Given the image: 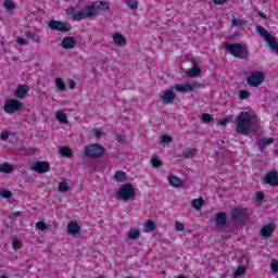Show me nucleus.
I'll use <instances>...</instances> for the list:
<instances>
[{
    "label": "nucleus",
    "instance_id": "obj_1",
    "mask_svg": "<svg viewBox=\"0 0 278 278\" xmlns=\"http://www.w3.org/2000/svg\"><path fill=\"white\" fill-rule=\"evenodd\" d=\"M253 125V116L249 112H241L236 118V131L242 136H247L251 131Z\"/></svg>",
    "mask_w": 278,
    "mask_h": 278
},
{
    "label": "nucleus",
    "instance_id": "obj_2",
    "mask_svg": "<svg viewBox=\"0 0 278 278\" xmlns=\"http://www.w3.org/2000/svg\"><path fill=\"white\" fill-rule=\"evenodd\" d=\"M226 51H229L230 55L239 60H247L249 58V48L244 43H227Z\"/></svg>",
    "mask_w": 278,
    "mask_h": 278
},
{
    "label": "nucleus",
    "instance_id": "obj_3",
    "mask_svg": "<svg viewBox=\"0 0 278 278\" xmlns=\"http://www.w3.org/2000/svg\"><path fill=\"white\" fill-rule=\"evenodd\" d=\"M84 154L86 157L98 160V157H103V155H105V148L99 143H91L85 148Z\"/></svg>",
    "mask_w": 278,
    "mask_h": 278
},
{
    "label": "nucleus",
    "instance_id": "obj_4",
    "mask_svg": "<svg viewBox=\"0 0 278 278\" xmlns=\"http://www.w3.org/2000/svg\"><path fill=\"white\" fill-rule=\"evenodd\" d=\"M99 10H110V1L92 2L91 5L86 7L85 16H88L89 18H91V16H96Z\"/></svg>",
    "mask_w": 278,
    "mask_h": 278
},
{
    "label": "nucleus",
    "instance_id": "obj_5",
    "mask_svg": "<svg viewBox=\"0 0 278 278\" xmlns=\"http://www.w3.org/2000/svg\"><path fill=\"white\" fill-rule=\"evenodd\" d=\"M48 27L52 29V31H62L63 34H66L73 29V25H71V23L58 20L50 21L48 23Z\"/></svg>",
    "mask_w": 278,
    "mask_h": 278
},
{
    "label": "nucleus",
    "instance_id": "obj_6",
    "mask_svg": "<svg viewBox=\"0 0 278 278\" xmlns=\"http://www.w3.org/2000/svg\"><path fill=\"white\" fill-rule=\"evenodd\" d=\"M136 197V189H134V185L125 184L123 185L117 193L118 199H123V201H129V199H134Z\"/></svg>",
    "mask_w": 278,
    "mask_h": 278
},
{
    "label": "nucleus",
    "instance_id": "obj_7",
    "mask_svg": "<svg viewBox=\"0 0 278 278\" xmlns=\"http://www.w3.org/2000/svg\"><path fill=\"white\" fill-rule=\"evenodd\" d=\"M232 220L239 225H242L243 223H247V219L249 218V214L247 213V208L241 207H235L232 208Z\"/></svg>",
    "mask_w": 278,
    "mask_h": 278
},
{
    "label": "nucleus",
    "instance_id": "obj_8",
    "mask_svg": "<svg viewBox=\"0 0 278 278\" xmlns=\"http://www.w3.org/2000/svg\"><path fill=\"white\" fill-rule=\"evenodd\" d=\"M264 72H254L247 78L248 86L252 88H257V86H262L264 84Z\"/></svg>",
    "mask_w": 278,
    "mask_h": 278
},
{
    "label": "nucleus",
    "instance_id": "obj_9",
    "mask_svg": "<svg viewBox=\"0 0 278 278\" xmlns=\"http://www.w3.org/2000/svg\"><path fill=\"white\" fill-rule=\"evenodd\" d=\"M3 110L7 114H14V112L23 110V102L9 99L5 101Z\"/></svg>",
    "mask_w": 278,
    "mask_h": 278
},
{
    "label": "nucleus",
    "instance_id": "obj_10",
    "mask_svg": "<svg viewBox=\"0 0 278 278\" xmlns=\"http://www.w3.org/2000/svg\"><path fill=\"white\" fill-rule=\"evenodd\" d=\"M86 7L78 13H75V7H68L65 11L66 15L70 16L72 21H84V18H90L89 16H86Z\"/></svg>",
    "mask_w": 278,
    "mask_h": 278
},
{
    "label": "nucleus",
    "instance_id": "obj_11",
    "mask_svg": "<svg viewBox=\"0 0 278 278\" xmlns=\"http://www.w3.org/2000/svg\"><path fill=\"white\" fill-rule=\"evenodd\" d=\"M30 170L39 173V175H45V173H49V170H51V165L47 161H37L33 163Z\"/></svg>",
    "mask_w": 278,
    "mask_h": 278
},
{
    "label": "nucleus",
    "instance_id": "obj_12",
    "mask_svg": "<svg viewBox=\"0 0 278 278\" xmlns=\"http://www.w3.org/2000/svg\"><path fill=\"white\" fill-rule=\"evenodd\" d=\"M264 184L278 188V172L271 170L265 175Z\"/></svg>",
    "mask_w": 278,
    "mask_h": 278
},
{
    "label": "nucleus",
    "instance_id": "obj_13",
    "mask_svg": "<svg viewBox=\"0 0 278 278\" xmlns=\"http://www.w3.org/2000/svg\"><path fill=\"white\" fill-rule=\"evenodd\" d=\"M215 225L217 227H226V225H229V219L227 218V213L219 212L216 214L215 217Z\"/></svg>",
    "mask_w": 278,
    "mask_h": 278
},
{
    "label": "nucleus",
    "instance_id": "obj_14",
    "mask_svg": "<svg viewBox=\"0 0 278 278\" xmlns=\"http://www.w3.org/2000/svg\"><path fill=\"white\" fill-rule=\"evenodd\" d=\"M275 229H277V224L275 223H269L267 225H265L262 229H261V236L263 238H270V236H273V231H275Z\"/></svg>",
    "mask_w": 278,
    "mask_h": 278
},
{
    "label": "nucleus",
    "instance_id": "obj_15",
    "mask_svg": "<svg viewBox=\"0 0 278 278\" xmlns=\"http://www.w3.org/2000/svg\"><path fill=\"white\" fill-rule=\"evenodd\" d=\"M67 233L70 236H77L81 233V226L77 222H70L67 224Z\"/></svg>",
    "mask_w": 278,
    "mask_h": 278
},
{
    "label": "nucleus",
    "instance_id": "obj_16",
    "mask_svg": "<svg viewBox=\"0 0 278 278\" xmlns=\"http://www.w3.org/2000/svg\"><path fill=\"white\" fill-rule=\"evenodd\" d=\"M176 94L173 92V90L164 91L161 96V100L163 101L164 105H170L175 101Z\"/></svg>",
    "mask_w": 278,
    "mask_h": 278
},
{
    "label": "nucleus",
    "instance_id": "obj_17",
    "mask_svg": "<svg viewBox=\"0 0 278 278\" xmlns=\"http://www.w3.org/2000/svg\"><path fill=\"white\" fill-rule=\"evenodd\" d=\"M275 142L274 138H261L256 140V146L258 147L261 153H264L266 147L273 144Z\"/></svg>",
    "mask_w": 278,
    "mask_h": 278
},
{
    "label": "nucleus",
    "instance_id": "obj_18",
    "mask_svg": "<svg viewBox=\"0 0 278 278\" xmlns=\"http://www.w3.org/2000/svg\"><path fill=\"white\" fill-rule=\"evenodd\" d=\"M194 88H197V85H190V84H186V85H175L174 90H176L177 92H194Z\"/></svg>",
    "mask_w": 278,
    "mask_h": 278
},
{
    "label": "nucleus",
    "instance_id": "obj_19",
    "mask_svg": "<svg viewBox=\"0 0 278 278\" xmlns=\"http://www.w3.org/2000/svg\"><path fill=\"white\" fill-rule=\"evenodd\" d=\"M76 45L77 40H75L73 37H65L61 42L62 49H75Z\"/></svg>",
    "mask_w": 278,
    "mask_h": 278
},
{
    "label": "nucleus",
    "instance_id": "obj_20",
    "mask_svg": "<svg viewBox=\"0 0 278 278\" xmlns=\"http://www.w3.org/2000/svg\"><path fill=\"white\" fill-rule=\"evenodd\" d=\"M27 92H29V86L20 85L15 90V97L17 99H25V97H27Z\"/></svg>",
    "mask_w": 278,
    "mask_h": 278
},
{
    "label": "nucleus",
    "instance_id": "obj_21",
    "mask_svg": "<svg viewBox=\"0 0 278 278\" xmlns=\"http://www.w3.org/2000/svg\"><path fill=\"white\" fill-rule=\"evenodd\" d=\"M113 40L117 47H125L127 45V39L121 33H114L113 34Z\"/></svg>",
    "mask_w": 278,
    "mask_h": 278
},
{
    "label": "nucleus",
    "instance_id": "obj_22",
    "mask_svg": "<svg viewBox=\"0 0 278 278\" xmlns=\"http://www.w3.org/2000/svg\"><path fill=\"white\" fill-rule=\"evenodd\" d=\"M256 31L264 38L266 42H268L269 39L273 38L271 34L266 30L263 26H256Z\"/></svg>",
    "mask_w": 278,
    "mask_h": 278
},
{
    "label": "nucleus",
    "instance_id": "obj_23",
    "mask_svg": "<svg viewBox=\"0 0 278 278\" xmlns=\"http://www.w3.org/2000/svg\"><path fill=\"white\" fill-rule=\"evenodd\" d=\"M168 181L174 188H179L184 185V180L177 176H169Z\"/></svg>",
    "mask_w": 278,
    "mask_h": 278
},
{
    "label": "nucleus",
    "instance_id": "obj_24",
    "mask_svg": "<svg viewBox=\"0 0 278 278\" xmlns=\"http://www.w3.org/2000/svg\"><path fill=\"white\" fill-rule=\"evenodd\" d=\"M199 75H201V67L199 66H194L187 71V77H199Z\"/></svg>",
    "mask_w": 278,
    "mask_h": 278
},
{
    "label": "nucleus",
    "instance_id": "obj_25",
    "mask_svg": "<svg viewBox=\"0 0 278 278\" xmlns=\"http://www.w3.org/2000/svg\"><path fill=\"white\" fill-rule=\"evenodd\" d=\"M60 155L63 157H73V150L68 147H61L60 148Z\"/></svg>",
    "mask_w": 278,
    "mask_h": 278
},
{
    "label": "nucleus",
    "instance_id": "obj_26",
    "mask_svg": "<svg viewBox=\"0 0 278 278\" xmlns=\"http://www.w3.org/2000/svg\"><path fill=\"white\" fill-rule=\"evenodd\" d=\"M14 170V167L8 163H0V173H5L7 175H10Z\"/></svg>",
    "mask_w": 278,
    "mask_h": 278
},
{
    "label": "nucleus",
    "instance_id": "obj_27",
    "mask_svg": "<svg viewBox=\"0 0 278 278\" xmlns=\"http://www.w3.org/2000/svg\"><path fill=\"white\" fill-rule=\"evenodd\" d=\"M114 177H115V180H117L118 182H123L127 178V174L123 170H117L115 172Z\"/></svg>",
    "mask_w": 278,
    "mask_h": 278
},
{
    "label": "nucleus",
    "instance_id": "obj_28",
    "mask_svg": "<svg viewBox=\"0 0 278 278\" xmlns=\"http://www.w3.org/2000/svg\"><path fill=\"white\" fill-rule=\"evenodd\" d=\"M3 8H5V10H8L9 12L16 10V5L12 0H4Z\"/></svg>",
    "mask_w": 278,
    "mask_h": 278
},
{
    "label": "nucleus",
    "instance_id": "obj_29",
    "mask_svg": "<svg viewBox=\"0 0 278 278\" xmlns=\"http://www.w3.org/2000/svg\"><path fill=\"white\" fill-rule=\"evenodd\" d=\"M129 240H138L140 238V229L130 230L128 232Z\"/></svg>",
    "mask_w": 278,
    "mask_h": 278
},
{
    "label": "nucleus",
    "instance_id": "obj_30",
    "mask_svg": "<svg viewBox=\"0 0 278 278\" xmlns=\"http://www.w3.org/2000/svg\"><path fill=\"white\" fill-rule=\"evenodd\" d=\"M56 119L60 121V123H68V118L66 117V113L63 111H58L56 112Z\"/></svg>",
    "mask_w": 278,
    "mask_h": 278
},
{
    "label": "nucleus",
    "instance_id": "obj_31",
    "mask_svg": "<svg viewBox=\"0 0 278 278\" xmlns=\"http://www.w3.org/2000/svg\"><path fill=\"white\" fill-rule=\"evenodd\" d=\"M151 164L153 168H160V166H162V161H160V157H157V155L154 154L151 159Z\"/></svg>",
    "mask_w": 278,
    "mask_h": 278
},
{
    "label": "nucleus",
    "instance_id": "obj_32",
    "mask_svg": "<svg viewBox=\"0 0 278 278\" xmlns=\"http://www.w3.org/2000/svg\"><path fill=\"white\" fill-rule=\"evenodd\" d=\"M267 42H268V46L271 49V51H274L278 55V42L275 41L273 38L269 39Z\"/></svg>",
    "mask_w": 278,
    "mask_h": 278
},
{
    "label": "nucleus",
    "instance_id": "obj_33",
    "mask_svg": "<svg viewBox=\"0 0 278 278\" xmlns=\"http://www.w3.org/2000/svg\"><path fill=\"white\" fill-rule=\"evenodd\" d=\"M55 84L58 90H61L62 92L66 90V84H64V80H62V78H56Z\"/></svg>",
    "mask_w": 278,
    "mask_h": 278
},
{
    "label": "nucleus",
    "instance_id": "obj_34",
    "mask_svg": "<svg viewBox=\"0 0 278 278\" xmlns=\"http://www.w3.org/2000/svg\"><path fill=\"white\" fill-rule=\"evenodd\" d=\"M203 203H204L203 199H194L192 201V205L194 210H201V207H203Z\"/></svg>",
    "mask_w": 278,
    "mask_h": 278
},
{
    "label": "nucleus",
    "instance_id": "obj_35",
    "mask_svg": "<svg viewBox=\"0 0 278 278\" xmlns=\"http://www.w3.org/2000/svg\"><path fill=\"white\" fill-rule=\"evenodd\" d=\"M247 274V268L245 267H238L236 269V271L233 273V277L238 278V277H242V275Z\"/></svg>",
    "mask_w": 278,
    "mask_h": 278
},
{
    "label": "nucleus",
    "instance_id": "obj_36",
    "mask_svg": "<svg viewBox=\"0 0 278 278\" xmlns=\"http://www.w3.org/2000/svg\"><path fill=\"white\" fill-rule=\"evenodd\" d=\"M26 38H30V40H34V42H40V37L36 36V34L31 31H25Z\"/></svg>",
    "mask_w": 278,
    "mask_h": 278
},
{
    "label": "nucleus",
    "instance_id": "obj_37",
    "mask_svg": "<svg viewBox=\"0 0 278 278\" xmlns=\"http://www.w3.org/2000/svg\"><path fill=\"white\" fill-rule=\"evenodd\" d=\"M36 229H39V231H47L49 229V226L42 220L36 223Z\"/></svg>",
    "mask_w": 278,
    "mask_h": 278
},
{
    "label": "nucleus",
    "instance_id": "obj_38",
    "mask_svg": "<svg viewBox=\"0 0 278 278\" xmlns=\"http://www.w3.org/2000/svg\"><path fill=\"white\" fill-rule=\"evenodd\" d=\"M249 97H251V91L249 90L239 91V99H241V101H244V99H249Z\"/></svg>",
    "mask_w": 278,
    "mask_h": 278
},
{
    "label": "nucleus",
    "instance_id": "obj_39",
    "mask_svg": "<svg viewBox=\"0 0 278 278\" xmlns=\"http://www.w3.org/2000/svg\"><path fill=\"white\" fill-rule=\"evenodd\" d=\"M0 197L2 199H12V191L5 190V189H1Z\"/></svg>",
    "mask_w": 278,
    "mask_h": 278
},
{
    "label": "nucleus",
    "instance_id": "obj_40",
    "mask_svg": "<svg viewBox=\"0 0 278 278\" xmlns=\"http://www.w3.org/2000/svg\"><path fill=\"white\" fill-rule=\"evenodd\" d=\"M59 192H68V184L64 181L59 182Z\"/></svg>",
    "mask_w": 278,
    "mask_h": 278
},
{
    "label": "nucleus",
    "instance_id": "obj_41",
    "mask_svg": "<svg viewBox=\"0 0 278 278\" xmlns=\"http://www.w3.org/2000/svg\"><path fill=\"white\" fill-rule=\"evenodd\" d=\"M126 5H128V8H130V10H136L138 8V1L127 0Z\"/></svg>",
    "mask_w": 278,
    "mask_h": 278
},
{
    "label": "nucleus",
    "instance_id": "obj_42",
    "mask_svg": "<svg viewBox=\"0 0 278 278\" xmlns=\"http://www.w3.org/2000/svg\"><path fill=\"white\" fill-rule=\"evenodd\" d=\"M231 25H232V27H242V25H244V21L238 20V18H232Z\"/></svg>",
    "mask_w": 278,
    "mask_h": 278
},
{
    "label": "nucleus",
    "instance_id": "obj_43",
    "mask_svg": "<svg viewBox=\"0 0 278 278\" xmlns=\"http://www.w3.org/2000/svg\"><path fill=\"white\" fill-rule=\"evenodd\" d=\"M146 229H149L150 231H155V222L149 219L146 223Z\"/></svg>",
    "mask_w": 278,
    "mask_h": 278
},
{
    "label": "nucleus",
    "instance_id": "obj_44",
    "mask_svg": "<svg viewBox=\"0 0 278 278\" xmlns=\"http://www.w3.org/2000/svg\"><path fill=\"white\" fill-rule=\"evenodd\" d=\"M202 121L204 123H212V121H214V117L210 113H204L202 115Z\"/></svg>",
    "mask_w": 278,
    "mask_h": 278
},
{
    "label": "nucleus",
    "instance_id": "obj_45",
    "mask_svg": "<svg viewBox=\"0 0 278 278\" xmlns=\"http://www.w3.org/2000/svg\"><path fill=\"white\" fill-rule=\"evenodd\" d=\"M231 121H233V117L232 116H228V117H225L224 119H220L218 122V125L225 126V125H227V123H231Z\"/></svg>",
    "mask_w": 278,
    "mask_h": 278
},
{
    "label": "nucleus",
    "instance_id": "obj_46",
    "mask_svg": "<svg viewBox=\"0 0 278 278\" xmlns=\"http://www.w3.org/2000/svg\"><path fill=\"white\" fill-rule=\"evenodd\" d=\"M116 140L117 142H119L121 144H125L127 142V137L121 135V134H117L116 135Z\"/></svg>",
    "mask_w": 278,
    "mask_h": 278
},
{
    "label": "nucleus",
    "instance_id": "obj_47",
    "mask_svg": "<svg viewBox=\"0 0 278 278\" xmlns=\"http://www.w3.org/2000/svg\"><path fill=\"white\" fill-rule=\"evenodd\" d=\"M194 155H197V149H190V150H188L187 153L185 154V156H186L187 159H192V157H194Z\"/></svg>",
    "mask_w": 278,
    "mask_h": 278
},
{
    "label": "nucleus",
    "instance_id": "obj_48",
    "mask_svg": "<svg viewBox=\"0 0 278 278\" xmlns=\"http://www.w3.org/2000/svg\"><path fill=\"white\" fill-rule=\"evenodd\" d=\"M10 134H12V131L4 130L0 136V140H8L10 138Z\"/></svg>",
    "mask_w": 278,
    "mask_h": 278
},
{
    "label": "nucleus",
    "instance_id": "obj_49",
    "mask_svg": "<svg viewBox=\"0 0 278 278\" xmlns=\"http://www.w3.org/2000/svg\"><path fill=\"white\" fill-rule=\"evenodd\" d=\"M162 142H164L165 144H168L169 142H173V137H170L168 135H163Z\"/></svg>",
    "mask_w": 278,
    "mask_h": 278
},
{
    "label": "nucleus",
    "instance_id": "obj_50",
    "mask_svg": "<svg viewBox=\"0 0 278 278\" xmlns=\"http://www.w3.org/2000/svg\"><path fill=\"white\" fill-rule=\"evenodd\" d=\"M175 228L177 231H184L186 229V226H184V224L181 222H176Z\"/></svg>",
    "mask_w": 278,
    "mask_h": 278
},
{
    "label": "nucleus",
    "instance_id": "obj_51",
    "mask_svg": "<svg viewBox=\"0 0 278 278\" xmlns=\"http://www.w3.org/2000/svg\"><path fill=\"white\" fill-rule=\"evenodd\" d=\"M271 270H273V273H278V261L277 260H273L271 261Z\"/></svg>",
    "mask_w": 278,
    "mask_h": 278
},
{
    "label": "nucleus",
    "instance_id": "obj_52",
    "mask_svg": "<svg viewBox=\"0 0 278 278\" xmlns=\"http://www.w3.org/2000/svg\"><path fill=\"white\" fill-rule=\"evenodd\" d=\"M227 1H229V0H213V3L215 5H225V3H227Z\"/></svg>",
    "mask_w": 278,
    "mask_h": 278
},
{
    "label": "nucleus",
    "instance_id": "obj_53",
    "mask_svg": "<svg viewBox=\"0 0 278 278\" xmlns=\"http://www.w3.org/2000/svg\"><path fill=\"white\" fill-rule=\"evenodd\" d=\"M93 135L97 137V138H101V136H103V132L97 128L93 129Z\"/></svg>",
    "mask_w": 278,
    "mask_h": 278
},
{
    "label": "nucleus",
    "instance_id": "obj_54",
    "mask_svg": "<svg viewBox=\"0 0 278 278\" xmlns=\"http://www.w3.org/2000/svg\"><path fill=\"white\" fill-rule=\"evenodd\" d=\"M75 86H76L75 80H70V81H68V88H70V90H75Z\"/></svg>",
    "mask_w": 278,
    "mask_h": 278
},
{
    "label": "nucleus",
    "instance_id": "obj_55",
    "mask_svg": "<svg viewBox=\"0 0 278 278\" xmlns=\"http://www.w3.org/2000/svg\"><path fill=\"white\" fill-rule=\"evenodd\" d=\"M256 200L257 201H264V192H257L256 193Z\"/></svg>",
    "mask_w": 278,
    "mask_h": 278
},
{
    "label": "nucleus",
    "instance_id": "obj_56",
    "mask_svg": "<svg viewBox=\"0 0 278 278\" xmlns=\"http://www.w3.org/2000/svg\"><path fill=\"white\" fill-rule=\"evenodd\" d=\"M17 216H21V212L12 213L11 215H9V218H10V219H14V218H16Z\"/></svg>",
    "mask_w": 278,
    "mask_h": 278
},
{
    "label": "nucleus",
    "instance_id": "obj_57",
    "mask_svg": "<svg viewBox=\"0 0 278 278\" xmlns=\"http://www.w3.org/2000/svg\"><path fill=\"white\" fill-rule=\"evenodd\" d=\"M16 42H17V45H27V40H25L23 38H17Z\"/></svg>",
    "mask_w": 278,
    "mask_h": 278
},
{
    "label": "nucleus",
    "instance_id": "obj_58",
    "mask_svg": "<svg viewBox=\"0 0 278 278\" xmlns=\"http://www.w3.org/2000/svg\"><path fill=\"white\" fill-rule=\"evenodd\" d=\"M13 249L14 251H18V249H21L18 245H16V243H13Z\"/></svg>",
    "mask_w": 278,
    "mask_h": 278
},
{
    "label": "nucleus",
    "instance_id": "obj_59",
    "mask_svg": "<svg viewBox=\"0 0 278 278\" xmlns=\"http://www.w3.org/2000/svg\"><path fill=\"white\" fill-rule=\"evenodd\" d=\"M258 15L261 16V18H266V14L260 12Z\"/></svg>",
    "mask_w": 278,
    "mask_h": 278
},
{
    "label": "nucleus",
    "instance_id": "obj_60",
    "mask_svg": "<svg viewBox=\"0 0 278 278\" xmlns=\"http://www.w3.org/2000/svg\"><path fill=\"white\" fill-rule=\"evenodd\" d=\"M190 62H191L192 64L197 65V60L191 59Z\"/></svg>",
    "mask_w": 278,
    "mask_h": 278
},
{
    "label": "nucleus",
    "instance_id": "obj_61",
    "mask_svg": "<svg viewBox=\"0 0 278 278\" xmlns=\"http://www.w3.org/2000/svg\"><path fill=\"white\" fill-rule=\"evenodd\" d=\"M177 278H186V276H181V275H180V276H178Z\"/></svg>",
    "mask_w": 278,
    "mask_h": 278
},
{
    "label": "nucleus",
    "instance_id": "obj_62",
    "mask_svg": "<svg viewBox=\"0 0 278 278\" xmlns=\"http://www.w3.org/2000/svg\"><path fill=\"white\" fill-rule=\"evenodd\" d=\"M96 278H103V276H99V277H96Z\"/></svg>",
    "mask_w": 278,
    "mask_h": 278
},
{
    "label": "nucleus",
    "instance_id": "obj_63",
    "mask_svg": "<svg viewBox=\"0 0 278 278\" xmlns=\"http://www.w3.org/2000/svg\"><path fill=\"white\" fill-rule=\"evenodd\" d=\"M0 192H1V189H0Z\"/></svg>",
    "mask_w": 278,
    "mask_h": 278
}]
</instances>
